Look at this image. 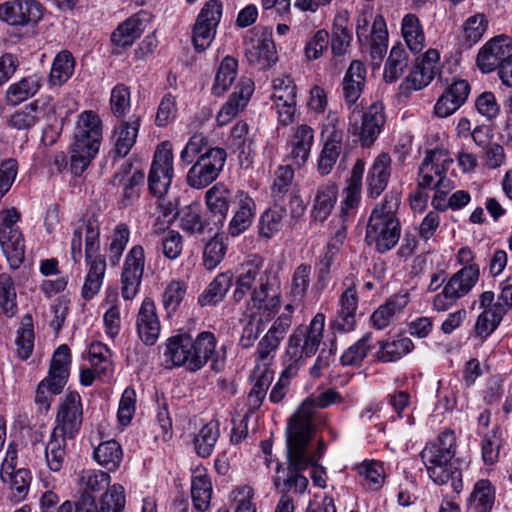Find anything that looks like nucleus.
I'll list each match as a JSON object with an SVG mask.
<instances>
[{
    "instance_id": "obj_16",
    "label": "nucleus",
    "mask_w": 512,
    "mask_h": 512,
    "mask_svg": "<svg viewBox=\"0 0 512 512\" xmlns=\"http://www.w3.org/2000/svg\"><path fill=\"white\" fill-rule=\"evenodd\" d=\"M145 269V251L143 246H132L125 255L121 272V296L132 300L139 292Z\"/></svg>"
},
{
    "instance_id": "obj_57",
    "label": "nucleus",
    "mask_w": 512,
    "mask_h": 512,
    "mask_svg": "<svg viewBox=\"0 0 512 512\" xmlns=\"http://www.w3.org/2000/svg\"><path fill=\"white\" fill-rule=\"evenodd\" d=\"M238 61L226 56L220 63L211 91L215 96H222L233 84L237 76Z\"/></svg>"
},
{
    "instance_id": "obj_42",
    "label": "nucleus",
    "mask_w": 512,
    "mask_h": 512,
    "mask_svg": "<svg viewBox=\"0 0 512 512\" xmlns=\"http://www.w3.org/2000/svg\"><path fill=\"white\" fill-rule=\"evenodd\" d=\"M311 272V265L306 263H301L294 269L286 294L287 304L296 308L304 301L310 287Z\"/></svg>"
},
{
    "instance_id": "obj_14",
    "label": "nucleus",
    "mask_w": 512,
    "mask_h": 512,
    "mask_svg": "<svg viewBox=\"0 0 512 512\" xmlns=\"http://www.w3.org/2000/svg\"><path fill=\"white\" fill-rule=\"evenodd\" d=\"M174 177L172 146L168 141L158 145L148 174L149 191L162 198L168 192Z\"/></svg>"
},
{
    "instance_id": "obj_40",
    "label": "nucleus",
    "mask_w": 512,
    "mask_h": 512,
    "mask_svg": "<svg viewBox=\"0 0 512 512\" xmlns=\"http://www.w3.org/2000/svg\"><path fill=\"white\" fill-rule=\"evenodd\" d=\"M140 128V117L132 115L128 121H122L114 132V152L117 157L124 158L131 151L136 142Z\"/></svg>"
},
{
    "instance_id": "obj_13",
    "label": "nucleus",
    "mask_w": 512,
    "mask_h": 512,
    "mask_svg": "<svg viewBox=\"0 0 512 512\" xmlns=\"http://www.w3.org/2000/svg\"><path fill=\"white\" fill-rule=\"evenodd\" d=\"M227 158L226 151L215 147L201 154L187 173V183L191 188L202 189L217 179Z\"/></svg>"
},
{
    "instance_id": "obj_33",
    "label": "nucleus",
    "mask_w": 512,
    "mask_h": 512,
    "mask_svg": "<svg viewBox=\"0 0 512 512\" xmlns=\"http://www.w3.org/2000/svg\"><path fill=\"white\" fill-rule=\"evenodd\" d=\"M366 74L365 65L359 60H353L342 79V98L350 110L357 106L356 103L363 93Z\"/></svg>"
},
{
    "instance_id": "obj_63",
    "label": "nucleus",
    "mask_w": 512,
    "mask_h": 512,
    "mask_svg": "<svg viewBox=\"0 0 512 512\" xmlns=\"http://www.w3.org/2000/svg\"><path fill=\"white\" fill-rule=\"evenodd\" d=\"M0 309L8 318L18 313L15 284L12 277L6 273L0 274Z\"/></svg>"
},
{
    "instance_id": "obj_62",
    "label": "nucleus",
    "mask_w": 512,
    "mask_h": 512,
    "mask_svg": "<svg viewBox=\"0 0 512 512\" xmlns=\"http://www.w3.org/2000/svg\"><path fill=\"white\" fill-rule=\"evenodd\" d=\"M352 36L348 29L347 14L339 13L334 18L331 37V50L334 56H342L346 53Z\"/></svg>"
},
{
    "instance_id": "obj_61",
    "label": "nucleus",
    "mask_w": 512,
    "mask_h": 512,
    "mask_svg": "<svg viewBox=\"0 0 512 512\" xmlns=\"http://www.w3.org/2000/svg\"><path fill=\"white\" fill-rule=\"evenodd\" d=\"M75 59L68 50L60 51L54 58L49 80L56 86L66 83L74 73Z\"/></svg>"
},
{
    "instance_id": "obj_48",
    "label": "nucleus",
    "mask_w": 512,
    "mask_h": 512,
    "mask_svg": "<svg viewBox=\"0 0 512 512\" xmlns=\"http://www.w3.org/2000/svg\"><path fill=\"white\" fill-rule=\"evenodd\" d=\"M231 191L224 183H217L206 191L205 202L208 210L222 224L229 211Z\"/></svg>"
},
{
    "instance_id": "obj_60",
    "label": "nucleus",
    "mask_w": 512,
    "mask_h": 512,
    "mask_svg": "<svg viewBox=\"0 0 512 512\" xmlns=\"http://www.w3.org/2000/svg\"><path fill=\"white\" fill-rule=\"evenodd\" d=\"M40 87V79L36 75L24 77L8 87L6 92L7 102L11 105H18L34 96Z\"/></svg>"
},
{
    "instance_id": "obj_4",
    "label": "nucleus",
    "mask_w": 512,
    "mask_h": 512,
    "mask_svg": "<svg viewBox=\"0 0 512 512\" xmlns=\"http://www.w3.org/2000/svg\"><path fill=\"white\" fill-rule=\"evenodd\" d=\"M102 140V121L93 111L79 114L69 147L70 169L80 176L99 152Z\"/></svg>"
},
{
    "instance_id": "obj_64",
    "label": "nucleus",
    "mask_w": 512,
    "mask_h": 512,
    "mask_svg": "<svg viewBox=\"0 0 512 512\" xmlns=\"http://www.w3.org/2000/svg\"><path fill=\"white\" fill-rule=\"evenodd\" d=\"M112 352L102 342H93L89 347V362L97 375H108L113 371Z\"/></svg>"
},
{
    "instance_id": "obj_17",
    "label": "nucleus",
    "mask_w": 512,
    "mask_h": 512,
    "mask_svg": "<svg viewBox=\"0 0 512 512\" xmlns=\"http://www.w3.org/2000/svg\"><path fill=\"white\" fill-rule=\"evenodd\" d=\"M222 16V3L210 0L200 11L194 25L192 40L198 52L205 51L212 43Z\"/></svg>"
},
{
    "instance_id": "obj_19",
    "label": "nucleus",
    "mask_w": 512,
    "mask_h": 512,
    "mask_svg": "<svg viewBox=\"0 0 512 512\" xmlns=\"http://www.w3.org/2000/svg\"><path fill=\"white\" fill-rule=\"evenodd\" d=\"M83 421V407L78 392H69L61 400L54 430L74 438L80 431Z\"/></svg>"
},
{
    "instance_id": "obj_43",
    "label": "nucleus",
    "mask_w": 512,
    "mask_h": 512,
    "mask_svg": "<svg viewBox=\"0 0 512 512\" xmlns=\"http://www.w3.org/2000/svg\"><path fill=\"white\" fill-rule=\"evenodd\" d=\"M496 489L488 479H479L467 499L466 506L473 512H491L495 504Z\"/></svg>"
},
{
    "instance_id": "obj_45",
    "label": "nucleus",
    "mask_w": 512,
    "mask_h": 512,
    "mask_svg": "<svg viewBox=\"0 0 512 512\" xmlns=\"http://www.w3.org/2000/svg\"><path fill=\"white\" fill-rule=\"evenodd\" d=\"M401 35L413 54H420L426 47V37L420 19L415 14H406L401 22Z\"/></svg>"
},
{
    "instance_id": "obj_25",
    "label": "nucleus",
    "mask_w": 512,
    "mask_h": 512,
    "mask_svg": "<svg viewBox=\"0 0 512 512\" xmlns=\"http://www.w3.org/2000/svg\"><path fill=\"white\" fill-rule=\"evenodd\" d=\"M440 72V53L430 48L416 58L415 64L406 77L407 88L420 90L428 86Z\"/></svg>"
},
{
    "instance_id": "obj_41",
    "label": "nucleus",
    "mask_w": 512,
    "mask_h": 512,
    "mask_svg": "<svg viewBox=\"0 0 512 512\" xmlns=\"http://www.w3.org/2000/svg\"><path fill=\"white\" fill-rule=\"evenodd\" d=\"M0 246L12 269H18L25 257V240L21 230L0 233Z\"/></svg>"
},
{
    "instance_id": "obj_34",
    "label": "nucleus",
    "mask_w": 512,
    "mask_h": 512,
    "mask_svg": "<svg viewBox=\"0 0 512 512\" xmlns=\"http://www.w3.org/2000/svg\"><path fill=\"white\" fill-rule=\"evenodd\" d=\"M343 398L334 389H327L306 399L291 417L290 422L313 424L314 409H325L332 404L341 403Z\"/></svg>"
},
{
    "instance_id": "obj_1",
    "label": "nucleus",
    "mask_w": 512,
    "mask_h": 512,
    "mask_svg": "<svg viewBox=\"0 0 512 512\" xmlns=\"http://www.w3.org/2000/svg\"><path fill=\"white\" fill-rule=\"evenodd\" d=\"M314 433V424L289 422L287 430V460L286 467L277 464L272 478L273 484L284 490H293L294 494L302 495L309 481L302 472L310 464L318 463L324 456L327 446L320 439L315 451H309L308 445Z\"/></svg>"
},
{
    "instance_id": "obj_49",
    "label": "nucleus",
    "mask_w": 512,
    "mask_h": 512,
    "mask_svg": "<svg viewBox=\"0 0 512 512\" xmlns=\"http://www.w3.org/2000/svg\"><path fill=\"white\" fill-rule=\"evenodd\" d=\"M338 198V187L334 183H325L317 188L312 216L315 220L324 221L331 214Z\"/></svg>"
},
{
    "instance_id": "obj_53",
    "label": "nucleus",
    "mask_w": 512,
    "mask_h": 512,
    "mask_svg": "<svg viewBox=\"0 0 512 512\" xmlns=\"http://www.w3.org/2000/svg\"><path fill=\"white\" fill-rule=\"evenodd\" d=\"M67 439H69L68 436L54 429L50 434L45 448V458L49 469L53 472L60 471L63 466Z\"/></svg>"
},
{
    "instance_id": "obj_22",
    "label": "nucleus",
    "mask_w": 512,
    "mask_h": 512,
    "mask_svg": "<svg viewBox=\"0 0 512 512\" xmlns=\"http://www.w3.org/2000/svg\"><path fill=\"white\" fill-rule=\"evenodd\" d=\"M125 506V488L114 483L101 494L98 502L91 495H82L77 502V512H124Z\"/></svg>"
},
{
    "instance_id": "obj_11",
    "label": "nucleus",
    "mask_w": 512,
    "mask_h": 512,
    "mask_svg": "<svg viewBox=\"0 0 512 512\" xmlns=\"http://www.w3.org/2000/svg\"><path fill=\"white\" fill-rule=\"evenodd\" d=\"M452 163L453 159L446 148L436 147L427 150L422 164L419 167V188H452V182L447 178V171Z\"/></svg>"
},
{
    "instance_id": "obj_39",
    "label": "nucleus",
    "mask_w": 512,
    "mask_h": 512,
    "mask_svg": "<svg viewBox=\"0 0 512 512\" xmlns=\"http://www.w3.org/2000/svg\"><path fill=\"white\" fill-rule=\"evenodd\" d=\"M120 304L117 289L107 288L105 298L101 305L106 307V311L103 315V324L106 335L111 339L116 338L122 328Z\"/></svg>"
},
{
    "instance_id": "obj_59",
    "label": "nucleus",
    "mask_w": 512,
    "mask_h": 512,
    "mask_svg": "<svg viewBox=\"0 0 512 512\" xmlns=\"http://www.w3.org/2000/svg\"><path fill=\"white\" fill-rule=\"evenodd\" d=\"M219 422L211 420L205 424L194 437V447L198 456L209 457L220 436Z\"/></svg>"
},
{
    "instance_id": "obj_50",
    "label": "nucleus",
    "mask_w": 512,
    "mask_h": 512,
    "mask_svg": "<svg viewBox=\"0 0 512 512\" xmlns=\"http://www.w3.org/2000/svg\"><path fill=\"white\" fill-rule=\"evenodd\" d=\"M144 28V21L140 18V15H132L112 33L111 41L118 47L131 46L141 36Z\"/></svg>"
},
{
    "instance_id": "obj_52",
    "label": "nucleus",
    "mask_w": 512,
    "mask_h": 512,
    "mask_svg": "<svg viewBox=\"0 0 512 512\" xmlns=\"http://www.w3.org/2000/svg\"><path fill=\"white\" fill-rule=\"evenodd\" d=\"M78 485L84 491L82 495L106 491L111 484L109 472L98 469H83L78 474Z\"/></svg>"
},
{
    "instance_id": "obj_2",
    "label": "nucleus",
    "mask_w": 512,
    "mask_h": 512,
    "mask_svg": "<svg viewBox=\"0 0 512 512\" xmlns=\"http://www.w3.org/2000/svg\"><path fill=\"white\" fill-rule=\"evenodd\" d=\"M400 203V194L391 191L371 212L366 227L365 241L370 246L374 245L379 253L390 251L399 242L401 224L396 212Z\"/></svg>"
},
{
    "instance_id": "obj_46",
    "label": "nucleus",
    "mask_w": 512,
    "mask_h": 512,
    "mask_svg": "<svg viewBox=\"0 0 512 512\" xmlns=\"http://www.w3.org/2000/svg\"><path fill=\"white\" fill-rule=\"evenodd\" d=\"M230 145L238 152V158L242 167L248 168L252 163L253 140L249 136V125L245 121H238L233 126L230 137Z\"/></svg>"
},
{
    "instance_id": "obj_35",
    "label": "nucleus",
    "mask_w": 512,
    "mask_h": 512,
    "mask_svg": "<svg viewBox=\"0 0 512 512\" xmlns=\"http://www.w3.org/2000/svg\"><path fill=\"white\" fill-rule=\"evenodd\" d=\"M235 198L238 202V209L228 225V234L232 237L244 233L251 226L256 213V204L247 192L239 190Z\"/></svg>"
},
{
    "instance_id": "obj_20",
    "label": "nucleus",
    "mask_w": 512,
    "mask_h": 512,
    "mask_svg": "<svg viewBox=\"0 0 512 512\" xmlns=\"http://www.w3.org/2000/svg\"><path fill=\"white\" fill-rule=\"evenodd\" d=\"M512 55V38L498 35L488 40L478 51L476 63L482 73H490Z\"/></svg>"
},
{
    "instance_id": "obj_44",
    "label": "nucleus",
    "mask_w": 512,
    "mask_h": 512,
    "mask_svg": "<svg viewBox=\"0 0 512 512\" xmlns=\"http://www.w3.org/2000/svg\"><path fill=\"white\" fill-rule=\"evenodd\" d=\"M130 239V229L125 223H118L110 235L106 237L104 244L105 257L110 266L116 267L120 264L127 244Z\"/></svg>"
},
{
    "instance_id": "obj_28",
    "label": "nucleus",
    "mask_w": 512,
    "mask_h": 512,
    "mask_svg": "<svg viewBox=\"0 0 512 512\" xmlns=\"http://www.w3.org/2000/svg\"><path fill=\"white\" fill-rule=\"evenodd\" d=\"M338 310L330 327L337 333H349L356 328V313L358 309V295L355 285L351 283L341 294L338 301Z\"/></svg>"
},
{
    "instance_id": "obj_10",
    "label": "nucleus",
    "mask_w": 512,
    "mask_h": 512,
    "mask_svg": "<svg viewBox=\"0 0 512 512\" xmlns=\"http://www.w3.org/2000/svg\"><path fill=\"white\" fill-rule=\"evenodd\" d=\"M101 222L96 214L81 218L73 223L70 242V254L74 263H80L83 257L101 254Z\"/></svg>"
},
{
    "instance_id": "obj_54",
    "label": "nucleus",
    "mask_w": 512,
    "mask_h": 512,
    "mask_svg": "<svg viewBox=\"0 0 512 512\" xmlns=\"http://www.w3.org/2000/svg\"><path fill=\"white\" fill-rule=\"evenodd\" d=\"M414 349V344L409 337H399L380 342L376 353L377 359L383 363L395 362Z\"/></svg>"
},
{
    "instance_id": "obj_51",
    "label": "nucleus",
    "mask_w": 512,
    "mask_h": 512,
    "mask_svg": "<svg viewBox=\"0 0 512 512\" xmlns=\"http://www.w3.org/2000/svg\"><path fill=\"white\" fill-rule=\"evenodd\" d=\"M360 484L367 490L378 491L385 482L384 465L380 461L365 460L356 467Z\"/></svg>"
},
{
    "instance_id": "obj_29",
    "label": "nucleus",
    "mask_w": 512,
    "mask_h": 512,
    "mask_svg": "<svg viewBox=\"0 0 512 512\" xmlns=\"http://www.w3.org/2000/svg\"><path fill=\"white\" fill-rule=\"evenodd\" d=\"M42 18V6L35 0H13L0 5V19L10 25H25Z\"/></svg>"
},
{
    "instance_id": "obj_47",
    "label": "nucleus",
    "mask_w": 512,
    "mask_h": 512,
    "mask_svg": "<svg viewBox=\"0 0 512 512\" xmlns=\"http://www.w3.org/2000/svg\"><path fill=\"white\" fill-rule=\"evenodd\" d=\"M93 460L108 472L117 471L123 460L121 445L114 439L101 442L92 454Z\"/></svg>"
},
{
    "instance_id": "obj_15",
    "label": "nucleus",
    "mask_w": 512,
    "mask_h": 512,
    "mask_svg": "<svg viewBox=\"0 0 512 512\" xmlns=\"http://www.w3.org/2000/svg\"><path fill=\"white\" fill-rule=\"evenodd\" d=\"M251 34L245 42L246 58L251 65L260 70H266L278 59L272 30L266 27H255Z\"/></svg>"
},
{
    "instance_id": "obj_36",
    "label": "nucleus",
    "mask_w": 512,
    "mask_h": 512,
    "mask_svg": "<svg viewBox=\"0 0 512 512\" xmlns=\"http://www.w3.org/2000/svg\"><path fill=\"white\" fill-rule=\"evenodd\" d=\"M85 263L88 270L82 286L81 295L85 300L89 301L99 293L103 285L107 260L103 254H99L86 256Z\"/></svg>"
},
{
    "instance_id": "obj_3",
    "label": "nucleus",
    "mask_w": 512,
    "mask_h": 512,
    "mask_svg": "<svg viewBox=\"0 0 512 512\" xmlns=\"http://www.w3.org/2000/svg\"><path fill=\"white\" fill-rule=\"evenodd\" d=\"M216 343L214 334L209 331L199 333L196 338L186 333L172 336L166 342L165 361L196 372L214 355Z\"/></svg>"
},
{
    "instance_id": "obj_56",
    "label": "nucleus",
    "mask_w": 512,
    "mask_h": 512,
    "mask_svg": "<svg viewBox=\"0 0 512 512\" xmlns=\"http://www.w3.org/2000/svg\"><path fill=\"white\" fill-rule=\"evenodd\" d=\"M233 275L230 272L218 274L199 296L201 306L215 305L223 300L232 284Z\"/></svg>"
},
{
    "instance_id": "obj_23",
    "label": "nucleus",
    "mask_w": 512,
    "mask_h": 512,
    "mask_svg": "<svg viewBox=\"0 0 512 512\" xmlns=\"http://www.w3.org/2000/svg\"><path fill=\"white\" fill-rule=\"evenodd\" d=\"M440 72V53L430 48L416 58L415 64L406 77L407 88L420 90L428 86Z\"/></svg>"
},
{
    "instance_id": "obj_7",
    "label": "nucleus",
    "mask_w": 512,
    "mask_h": 512,
    "mask_svg": "<svg viewBox=\"0 0 512 512\" xmlns=\"http://www.w3.org/2000/svg\"><path fill=\"white\" fill-rule=\"evenodd\" d=\"M70 365V349L62 344L53 354L48 376L38 384L35 402L40 408L48 410L53 397L62 392L69 376Z\"/></svg>"
},
{
    "instance_id": "obj_5",
    "label": "nucleus",
    "mask_w": 512,
    "mask_h": 512,
    "mask_svg": "<svg viewBox=\"0 0 512 512\" xmlns=\"http://www.w3.org/2000/svg\"><path fill=\"white\" fill-rule=\"evenodd\" d=\"M385 123L386 113L382 103H372L366 110L354 106L348 115L347 133L357 138L361 147L369 148L378 139Z\"/></svg>"
},
{
    "instance_id": "obj_27",
    "label": "nucleus",
    "mask_w": 512,
    "mask_h": 512,
    "mask_svg": "<svg viewBox=\"0 0 512 512\" xmlns=\"http://www.w3.org/2000/svg\"><path fill=\"white\" fill-rule=\"evenodd\" d=\"M365 171V162L357 159L352 167L350 177L346 181V186L342 191V200L340 203V216L346 221L356 214L361 202L362 180Z\"/></svg>"
},
{
    "instance_id": "obj_26",
    "label": "nucleus",
    "mask_w": 512,
    "mask_h": 512,
    "mask_svg": "<svg viewBox=\"0 0 512 512\" xmlns=\"http://www.w3.org/2000/svg\"><path fill=\"white\" fill-rule=\"evenodd\" d=\"M314 129L305 123L291 128L287 139V158L297 167H302L309 159L314 144Z\"/></svg>"
},
{
    "instance_id": "obj_55",
    "label": "nucleus",
    "mask_w": 512,
    "mask_h": 512,
    "mask_svg": "<svg viewBox=\"0 0 512 512\" xmlns=\"http://www.w3.org/2000/svg\"><path fill=\"white\" fill-rule=\"evenodd\" d=\"M409 65L408 54L401 43L394 45L385 64L383 77L387 83L398 80Z\"/></svg>"
},
{
    "instance_id": "obj_18",
    "label": "nucleus",
    "mask_w": 512,
    "mask_h": 512,
    "mask_svg": "<svg viewBox=\"0 0 512 512\" xmlns=\"http://www.w3.org/2000/svg\"><path fill=\"white\" fill-rule=\"evenodd\" d=\"M479 308L482 310L474 325V336L481 342L485 341L501 324L504 308L495 304L493 291H484L478 297Z\"/></svg>"
},
{
    "instance_id": "obj_32",
    "label": "nucleus",
    "mask_w": 512,
    "mask_h": 512,
    "mask_svg": "<svg viewBox=\"0 0 512 512\" xmlns=\"http://www.w3.org/2000/svg\"><path fill=\"white\" fill-rule=\"evenodd\" d=\"M391 157L380 153L372 162L366 175V193L371 199L378 198L387 188L391 177Z\"/></svg>"
},
{
    "instance_id": "obj_37",
    "label": "nucleus",
    "mask_w": 512,
    "mask_h": 512,
    "mask_svg": "<svg viewBox=\"0 0 512 512\" xmlns=\"http://www.w3.org/2000/svg\"><path fill=\"white\" fill-rule=\"evenodd\" d=\"M212 491V482L207 469L203 466L195 467L191 476V498L197 511L205 512L209 509Z\"/></svg>"
},
{
    "instance_id": "obj_8",
    "label": "nucleus",
    "mask_w": 512,
    "mask_h": 512,
    "mask_svg": "<svg viewBox=\"0 0 512 512\" xmlns=\"http://www.w3.org/2000/svg\"><path fill=\"white\" fill-rule=\"evenodd\" d=\"M421 459L430 479L438 484H451L453 491L460 494L464 489L462 470L452 462L453 456L447 455L436 445L427 443L421 451Z\"/></svg>"
},
{
    "instance_id": "obj_9",
    "label": "nucleus",
    "mask_w": 512,
    "mask_h": 512,
    "mask_svg": "<svg viewBox=\"0 0 512 512\" xmlns=\"http://www.w3.org/2000/svg\"><path fill=\"white\" fill-rule=\"evenodd\" d=\"M480 279L479 265L462 267L450 277L441 292L432 300V308L437 312L448 311L458 300L469 295Z\"/></svg>"
},
{
    "instance_id": "obj_24",
    "label": "nucleus",
    "mask_w": 512,
    "mask_h": 512,
    "mask_svg": "<svg viewBox=\"0 0 512 512\" xmlns=\"http://www.w3.org/2000/svg\"><path fill=\"white\" fill-rule=\"evenodd\" d=\"M440 72V53L430 48L416 58L415 64L406 77L407 88L420 90L428 86Z\"/></svg>"
},
{
    "instance_id": "obj_12",
    "label": "nucleus",
    "mask_w": 512,
    "mask_h": 512,
    "mask_svg": "<svg viewBox=\"0 0 512 512\" xmlns=\"http://www.w3.org/2000/svg\"><path fill=\"white\" fill-rule=\"evenodd\" d=\"M281 303L280 278L272 269H265L260 285L251 292L249 305L260 312V318L269 321L278 313Z\"/></svg>"
},
{
    "instance_id": "obj_21",
    "label": "nucleus",
    "mask_w": 512,
    "mask_h": 512,
    "mask_svg": "<svg viewBox=\"0 0 512 512\" xmlns=\"http://www.w3.org/2000/svg\"><path fill=\"white\" fill-rule=\"evenodd\" d=\"M56 107L51 97H40L15 111L10 117L9 124L17 130H29L43 119H51Z\"/></svg>"
},
{
    "instance_id": "obj_31",
    "label": "nucleus",
    "mask_w": 512,
    "mask_h": 512,
    "mask_svg": "<svg viewBox=\"0 0 512 512\" xmlns=\"http://www.w3.org/2000/svg\"><path fill=\"white\" fill-rule=\"evenodd\" d=\"M136 330L139 339L145 345H154L161 331V324L152 299L145 298L136 317Z\"/></svg>"
},
{
    "instance_id": "obj_30",
    "label": "nucleus",
    "mask_w": 512,
    "mask_h": 512,
    "mask_svg": "<svg viewBox=\"0 0 512 512\" xmlns=\"http://www.w3.org/2000/svg\"><path fill=\"white\" fill-rule=\"evenodd\" d=\"M263 260L257 255H250L239 266L236 276V288L233 292L235 302L242 301L248 292H252L255 284L260 285V278L265 270Z\"/></svg>"
},
{
    "instance_id": "obj_6",
    "label": "nucleus",
    "mask_w": 512,
    "mask_h": 512,
    "mask_svg": "<svg viewBox=\"0 0 512 512\" xmlns=\"http://www.w3.org/2000/svg\"><path fill=\"white\" fill-rule=\"evenodd\" d=\"M326 317L319 312L308 326H299L288 338L286 355L293 364L301 366L305 358L314 356L323 340Z\"/></svg>"
},
{
    "instance_id": "obj_58",
    "label": "nucleus",
    "mask_w": 512,
    "mask_h": 512,
    "mask_svg": "<svg viewBox=\"0 0 512 512\" xmlns=\"http://www.w3.org/2000/svg\"><path fill=\"white\" fill-rule=\"evenodd\" d=\"M2 482L8 485L11 491V500L14 503L23 501L29 492L32 480L31 472L26 468H19L14 473L0 476Z\"/></svg>"
},
{
    "instance_id": "obj_38",
    "label": "nucleus",
    "mask_w": 512,
    "mask_h": 512,
    "mask_svg": "<svg viewBox=\"0 0 512 512\" xmlns=\"http://www.w3.org/2000/svg\"><path fill=\"white\" fill-rule=\"evenodd\" d=\"M408 302L409 297L407 294L391 296L372 313L370 317L372 326L377 330L387 328L393 322L395 316L400 314L407 306Z\"/></svg>"
}]
</instances>
